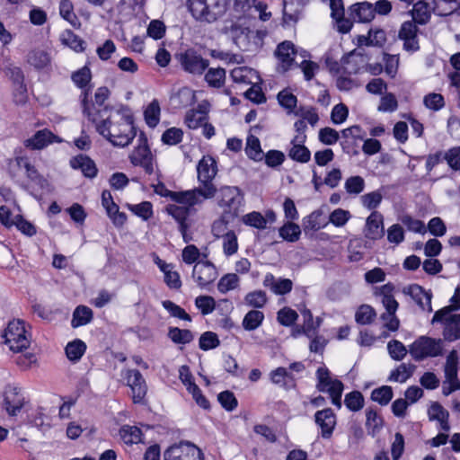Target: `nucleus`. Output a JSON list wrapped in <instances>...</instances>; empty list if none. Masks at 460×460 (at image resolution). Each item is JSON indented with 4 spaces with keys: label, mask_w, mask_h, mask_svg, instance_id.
I'll use <instances>...</instances> for the list:
<instances>
[{
    "label": "nucleus",
    "mask_w": 460,
    "mask_h": 460,
    "mask_svg": "<svg viewBox=\"0 0 460 460\" xmlns=\"http://www.w3.org/2000/svg\"><path fill=\"white\" fill-rule=\"evenodd\" d=\"M344 403L352 411H358L364 406V397L358 391H353L345 395Z\"/></svg>",
    "instance_id": "obj_57"
},
{
    "label": "nucleus",
    "mask_w": 460,
    "mask_h": 460,
    "mask_svg": "<svg viewBox=\"0 0 460 460\" xmlns=\"http://www.w3.org/2000/svg\"><path fill=\"white\" fill-rule=\"evenodd\" d=\"M404 293L410 295L421 310L432 312V293L430 291H426L420 285L414 284L405 288Z\"/></svg>",
    "instance_id": "obj_20"
},
{
    "label": "nucleus",
    "mask_w": 460,
    "mask_h": 460,
    "mask_svg": "<svg viewBox=\"0 0 460 460\" xmlns=\"http://www.w3.org/2000/svg\"><path fill=\"white\" fill-rule=\"evenodd\" d=\"M198 180L201 186L186 191H169L174 202L195 206L215 196L217 189L212 181L217 173V161L211 155H204L197 165Z\"/></svg>",
    "instance_id": "obj_2"
},
{
    "label": "nucleus",
    "mask_w": 460,
    "mask_h": 460,
    "mask_svg": "<svg viewBox=\"0 0 460 460\" xmlns=\"http://www.w3.org/2000/svg\"><path fill=\"white\" fill-rule=\"evenodd\" d=\"M71 78L74 84L83 90L81 94H83L84 91H88V95L90 94V89L87 88V85L92 79V74L89 67L84 66L74 72ZM80 100L82 101V95H80Z\"/></svg>",
    "instance_id": "obj_37"
},
{
    "label": "nucleus",
    "mask_w": 460,
    "mask_h": 460,
    "mask_svg": "<svg viewBox=\"0 0 460 460\" xmlns=\"http://www.w3.org/2000/svg\"><path fill=\"white\" fill-rule=\"evenodd\" d=\"M344 189L350 195H358L365 189V180L358 175L350 176L345 181Z\"/></svg>",
    "instance_id": "obj_54"
},
{
    "label": "nucleus",
    "mask_w": 460,
    "mask_h": 460,
    "mask_svg": "<svg viewBox=\"0 0 460 460\" xmlns=\"http://www.w3.org/2000/svg\"><path fill=\"white\" fill-rule=\"evenodd\" d=\"M376 316L374 309L367 305H362L356 312L355 319L359 324H369Z\"/></svg>",
    "instance_id": "obj_61"
},
{
    "label": "nucleus",
    "mask_w": 460,
    "mask_h": 460,
    "mask_svg": "<svg viewBox=\"0 0 460 460\" xmlns=\"http://www.w3.org/2000/svg\"><path fill=\"white\" fill-rule=\"evenodd\" d=\"M264 314L259 310L249 311L243 319V327L246 331L257 329L263 322Z\"/></svg>",
    "instance_id": "obj_46"
},
{
    "label": "nucleus",
    "mask_w": 460,
    "mask_h": 460,
    "mask_svg": "<svg viewBox=\"0 0 460 460\" xmlns=\"http://www.w3.org/2000/svg\"><path fill=\"white\" fill-rule=\"evenodd\" d=\"M384 425L383 418L373 408L366 410V427L368 434L375 436Z\"/></svg>",
    "instance_id": "obj_32"
},
{
    "label": "nucleus",
    "mask_w": 460,
    "mask_h": 460,
    "mask_svg": "<svg viewBox=\"0 0 460 460\" xmlns=\"http://www.w3.org/2000/svg\"><path fill=\"white\" fill-rule=\"evenodd\" d=\"M164 460H202V453L199 447L189 442L174 445L165 450Z\"/></svg>",
    "instance_id": "obj_11"
},
{
    "label": "nucleus",
    "mask_w": 460,
    "mask_h": 460,
    "mask_svg": "<svg viewBox=\"0 0 460 460\" xmlns=\"http://www.w3.org/2000/svg\"><path fill=\"white\" fill-rule=\"evenodd\" d=\"M187 6L196 21L212 23L225 15L228 0H187Z\"/></svg>",
    "instance_id": "obj_3"
},
{
    "label": "nucleus",
    "mask_w": 460,
    "mask_h": 460,
    "mask_svg": "<svg viewBox=\"0 0 460 460\" xmlns=\"http://www.w3.org/2000/svg\"><path fill=\"white\" fill-rule=\"evenodd\" d=\"M415 368L413 364L402 363L391 372L388 381L404 383L412 376Z\"/></svg>",
    "instance_id": "obj_38"
},
{
    "label": "nucleus",
    "mask_w": 460,
    "mask_h": 460,
    "mask_svg": "<svg viewBox=\"0 0 460 460\" xmlns=\"http://www.w3.org/2000/svg\"><path fill=\"white\" fill-rule=\"evenodd\" d=\"M137 142V146L129 155L130 162L134 165L143 167L146 173L152 174L155 171L154 158L143 132L139 134Z\"/></svg>",
    "instance_id": "obj_9"
},
{
    "label": "nucleus",
    "mask_w": 460,
    "mask_h": 460,
    "mask_svg": "<svg viewBox=\"0 0 460 460\" xmlns=\"http://www.w3.org/2000/svg\"><path fill=\"white\" fill-rule=\"evenodd\" d=\"M385 234L384 217L381 213L374 210L366 220L364 235L370 240H378Z\"/></svg>",
    "instance_id": "obj_16"
},
{
    "label": "nucleus",
    "mask_w": 460,
    "mask_h": 460,
    "mask_svg": "<svg viewBox=\"0 0 460 460\" xmlns=\"http://www.w3.org/2000/svg\"><path fill=\"white\" fill-rule=\"evenodd\" d=\"M295 114L296 116L301 117L302 120L305 122L307 121L312 127H314L319 120L316 110L311 106L300 107L295 111Z\"/></svg>",
    "instance_id": "obj_63"
},
{
    "label": "nucleus",
    "mask_w": 460,
    "mask_h": 460,
    "mask_svg": "<svg viewBox=\"0 0 460 460\" xmlns=\"http://www.w3.org/2000/svg\"><path fill=\"white\" fill-rule=\"evenodd\" d=\"M263 286L276 295H286L292 290L293 282L289 279H276L273 274L267 273Z\"/></svg>",
    "instance_id": "obj_23"
},
{
    "label": "nucleus",
    "mask_w": 460,
    "mask_h": 460,
    "mask_svg": "<svg viewBox=\"0 0 460 460\" xmlns=\"http://www.w3.org/2000/svg\"><path fill=\"white\" fill-rule=\"evenodd\" d=\"M55 137L51 131L41 129L37 131L31 137L26 139L24 146L32 150H40L51 144Z\"/></svg>",
    "instance_id": "obj_26"
},
{
    "label": "nucleus",
    "mask_w": 460,
    "mask_h": 460,
    "mask_svg": "<svg viewBox=\"0 0 460 460\" xmlns=\"http://www.w3.org/2000/svg\"><path fill=\"white\" fill-rule=\"evenodd\" d=\"M245 154L250 159L255 162H261L263 160L264 153L261 147V142L257 137L251 135L247 137Z\"/></svg>",
    "instance_id": "obj_34"
},
{
    "label": "nucleus",
    "mask_w": 460,
    "mask_h": 460,
    "mask_svg": "<svg viewBox=\"0 0 460 460\" xmlns=\"http://www.w3.org/2000/svg\"><path fill=\"white\" fill-rule=\"evenodd\" d=\"M87 96L88 91H84L82 94L83 113L95 125L97 132L115 146H128L137 135L129 110L121 107L114 115L108 114L107 107L96 110L93 106V111L87 104Z\"/></svg>",
    "instance_id": "obj_1"
},
{
    "label": "nucleus",
    "mask_w": 460,
    "mask_h": 460,
    "mask_svg": "<svg viewBox=\"0 0 460 460\" xmlns=\"http://www.w3.org/2000/svg\"><path fill=\"white\" fill-rule=\"evenodd\" d=\"M27 61L30 65L40 70L49 66L50 57L45 50L34 49L28 54Z\"/></svg>",
    "instance_id": "obj_35"
},
{
    "label": "nucleus",
    "mask_w": 460,
    "mask_h": 460,
    "mask_svg": "<svg viewBox=\"0 0 460 460\" xmlns=\"http://www.w3.org/2000/svg\"><path fill=\"white\" fill-rule=\"evenodd\" d=\"M443 341L429 336H420L409 347V353L416 361L442 355Z\"/></svg>",
    "instance_id": "obj_4"
},
{
    "label": "nucleus",
    "mask_w": 460,
    "mask_h": 460,
    "mask_svg": "<svg viewBox=\"0 0 460 460\" xmlns=\"http://www.w3.org/2000/svg\"><path fill=\"white\" fill-rule=\"evenodd\" d=\"M160 113L161 109L158 101L153 100L144 112L146 124L151 128H155L159 123Z\"/></svg>",
    "instance_id": "obj_48"
},
{
    "label": "nucleus",
    "mask_w": 460,
    "mask_h": 460,
    "mask_svg": "<svg viewBox=\"0 0 460 460\" xmlns=\"http://www.w3.org/2000/svg\"><path fill=\"white\" fill-rule=\"evenodd\" d=\"M305 138V135H297L290 142L291 146L288 149V155L297 163L305 164L311 159V152L304 145Z\"/></svg>",
    "instance_id": "obj_19"
},
{
    "label": "nucleus",
    "mask_w": 460,
    "mask_h": 460,
    "mask_svg": "<svg viewBox=\"0 0 460 460\" xmlns=\"http://www.w3.org/2000/svg\"><path fill=\"white\" fill-rule=\"evenodd\" d=\"M226 70L221 67L209 68L205 74V81L208 86L221 88L225 84Z\"/></svg>",
    "instance_id": "obj_41"
},
{
    "label": "nucleus",
    "mask_w": 460,
    "mask_h": 460,
    "mask_svg": "<svg viewBox=\"0 0 460 460\" xmlns=\"http://www.w3.org/2000/svg\"><path fill=\"white\" fill-rule=\"evenodd\" d=\"M86 345L81 340L69 342L66 347V354L69 360H79L85 352Z\"/></svg>",
    "instance_id": "obj_50"
},
{
    "label": "nucleus",
    "mask_w": 460,
    "mask_h": 460,
    "mask_svg": "<svg viewBox=\"0 0 460 460\" xmlns=\"http://www.w3.org/2000/svg\"><path fill=\"white\" fill-rule=\"evenodd\" d=\"M394 395L391 386L383 385L376 388L371 393V400L378 402L380 405H387Z\"/></svg>",
    "instance_id": "obj_52"
},
{
    "label": "nucleus",
    "mask_w": 460,
    "mask_h": 460,
    "mask_svg": "<svg viewBox=\"0 0 460 460\" xmlns=\"http://www.w3.org/2000/svg\"><path fill=\"white\" fill-rule=\"evenodd\" d=\"M444 372L446 383L458 376V354L456 350L450 351L447 355Z\"/></svg>",
    "instance_id": "obj_45"
},
{
    "label": "nucleus",
    "mask_w": 460,
    "mask_h": 460,
    "mask_svg": "<svg viewBox=\"0 0 460 460\" xmlns=\"http://www.w3.org/2000/svg\"><path fill=\"white\" fill-rule=\"evenodd\" d=\"M279 233L284 240L294 243L299 239L301 230L298 225L288 222L279 228Z\"/></svg>",
    "instance_id": "obj_51"
},
{
    "label": "nucleus",
    "mask_w": 460,
    "mask_h": 460,
    "mask_svg": "<svg viewBox=\"0 0 460 460\" xmlns=\"http://www.w3.org/2000/svg\"><path fill=\"white\" fill-rule=\"evenodd\" d=\"M219 196V206L226 208L229 212H235L243 199L240 189L234 186L220 188Z\"/></svg>",
    "instance_id": "obj_15"
},
{
    "label": "nucleus",
    "mask_w": 460,
    "mask_h": 460,
    "mask_svg": "<svg viewBox=\"0 0 460 460\" xmlns=\"http://www.w3.org/2000/svg\"><path fill=\"white\" fill-rule=\"evenodd\" d=\"M4 343L13 352H22L31 344V338L25 329V323L21 320L11 321L4 330Z\"/></svg>",
    "instance_id": "obj_5"
},
{
    "label": "nucleus",
    "mask_w": 460,
    "mask_h": 460,
    "mask_svg": "<svg viewBox=\"0 0 460 460\" xmlns=\"http://www.w3.org/2000/svg\"><path fill=\"white\" fill-rule=\"evenodd\" d=\"M270 380L273 384L285 389L295 386V376L285 367H278L270 373Z\"/></svg>",
    "instance_id": "obj_28"
},
{
    "label": "nucleus",
    "mask_w": 460,
    "mask_h": 460,
    "mask_svg": "<svg viewBox=\"0 0 460 460\" xmlns=\"http://www.w3.org/2000/svg\"><path fill=\"white\" fill-rule=\"evenodd\" d=\"M390 357L394 360H402L407 354V349L402 342L392 340L387 344Z\"/></svg>",
    "instance_id": "obj_64"
},
{
    "label": "nucleus",
    "mask_w": 460,
    "mask_h": 460,
    "mask_svg": "<svg viewBox=\"0 0 460 460\" xmlns=\"http://www.w3.org/2000/svg\"><path fill=\"white\" fill-rule=\"evenodd\" d=\"M257 3V0H234L233 16L237 20L251 16V12L256 6Z\"/></svg>",
    "instance_id": "obj_31"
},
{
    "label": "nucleus",
    "mask_w": 460,
    "mask_h": 460,
    "mask_svg": "<svg viewBox=\"0 0 460 460\" xmlns=\"http://www.w3.org/2000/svg\"><path fill=\"white\" fill-rule=\"evenodd\" d=\"M218 276L216 266L208 261L199 260L193 267L192 278L201 288L213 283Z\"/></svg>",
    "instance_id": "obj_12"
},
{
    "label": "nucleus",
    "mask_w": 460,
    "mask_h": 460,
    "mask_svg": "<svg viewBox=\"0 0 460 460\" xmlns=\"http://www.w3.org/2000/svg\"><path fill=\"white\" fill-rule=\"evenodd\" d=\"M168 337L173 343L181 345L188 344L194 339V335L190 330L180 329L178 327H170L168 330Z\"/></svg>",
    "instance_id": "obj_40"
},
{
    "label": "nucleus",
    "mask_w": 460,
    "mask_h": 460,
    "mask_svg": "<svg viewBox=\"0 0 460 460\" xmlns=\"http://www.w3.org/2000/svg\"><path fill=\"white\" fill-rule=\"evenodd\" d=\"M268 301L267 295L262 290H255L248 293L244 296V302L247 305L254 308L263 307Z\"/></svg>",
    "instance_id": "obj_55"
},
{
    "label": "nucleus",
    "mask_w": 460,
    "mask_h": 460,
    "mask_svg": "<svg viewBox=\"0 0 460 460\" xmlns=\"http://www.w3.org/2000/svg\"><path fill=\"white\" fill-rule=\"evenodd\" d=\"M102 205L105 208L108 217L116 226H121L127 220V216L119 212V206L113 201L111 193L109 190H103L102 193Z\"/></svg>",
    "instance_id": "obj_18"
},
{
    "label": "nucleus",
    "mask_w": 460,
    "mask_h": 460,
    "mask_svg": "<svg viewBox=\"0 0 460 460\" xmlns=\"http://www.w3.org/2000/svg\"><path fill=\"white\" fill-rule=\"evenodd\" d=\"M122 376L131 389L133 402L141 403L147 392V385L142 374L137 369H126L122 371Z\"/></svg>",
    "instance_id": "obj_10"
},
{
    "label": "nucleus",
    "mask_w": 460,
    "mask_h": 460,
    "mask_svg": "<svg viewBox=\"0 0 460 460\" xmlns=\"http://www.w3.org/2000/svg\"><path fill=\"white\" fill-rule=\"evenodd\" d=\"M176 59L185 72L194 75H201L209 66V61L193 49L178 53Z\"/></svg>",
    "instance_id": "obj_8"
},
{
    "label": "nucleus",
    "mask_w": 460,
    "mask_h": 460,
    "mask_svg": "<svg viewBox=\"0 0 460 460\" xmlns=\"http://www.w3.org/2000/svg\"><path fill=\"white\" fill-rule=\"evenodd\" d=\"M60 40L64 45L76 52H82L84 49V41L70 30L63 31L60 35Z\"/></svg>",
    "instance_id": "obj_47"
},
{
    "label": "nucleus",
    "mask_w": 460,
    "mask_h": 460,
    "mask_svg": "<svg viewBox=\"0 0 460 460\" xmlns=\"http://www.w3.org/2000/svg\"><path fill=\"white\" fill-rule=\"evenodd\" d=\"M359 41L367 46L382 47L386 41V34L382 29H370L368 35L361 36Z\"/></svg>",
    "instance_id": "obj_36"
},
{
    "label": "nucleus",
    "mask_w": 460,
    "mask_h": 460,
    "mask_svg": "<svg viewBox=\"0 0 460 460\" xmlns=\"http://www.w3.org/2000/svg\"><path fill=\"white\" fill-rule=\"evenodd\" d=\"M432 10L433 7L429 5L427 0H418L411 11L414 22L419 24L428 23L431 17Z\"/></svg>",
    "instance_id": "obj_30"
},
{
    "label": "nucleus",
    "mask_w": 460,
    "mask_h": 460,
    "mask_svg": "<svg viewBox=\"0 0 460 460\" xmlns=\"http://www.w3.org/2000/svg\"><path fill=\"white\" fill-rule=\"evenodd\" d=\"M176 203L177 204L168 205L166 211L175 219L179 226L189 225L187 219L190 213V208L193 206L179 202Z\"/></svg>",
    "instance_id": "obj_29"
},
{
    "label": "nucleus",
    "mask_w": 460,
    "mask_h": 460,
    "mask_svg": "<svg viewBox=\"0 0 460 460\" xmlns=\"http://www.w3.org/2000/svg\"><path fill=\"white\" fill-rule=\"evenodd\" d=\"M444 339L449 341L460 339V314H455L446 323L443 331Z\"/></svg>",
    "instance_id": "obj_39"
},
{
    "label": "nucleus",
    "mask_w": 460,
    "mask_h": 460,
    "mask_svg": "<svg viewBox=\"0 0 460 460\" xmlns=\"http://www.w3.org/2000/svg\"><path fill=\"white\" fill-rule=\"evenodd\" d=\"M328 223L323 219L322 210H314L304 219L305 231H317L326 226Z\"/></svg>",
    "instance_id": "obj_43"
},
{
    "label": "nucleus",
    "mask_w": 460,
    "mask_h": 460,
    "mask_svg": "<svg viewBox=\"0 0 460 460\" xmlns=\"http://www.w3.org/2000/svg\"><path fill=\"white\" fill-rule=\"evenodd\" d=\"M220 345V341L217 335L213 332H205L201 334L199 346L202 350L213 349Z\"/></svg>",
    "instance_id": "obj_59"
},
{
    "label": "nucleus",
    "mask_w": 460,
    "mask_h": 460,
    "mask_svg": "<svg viewBox=\"0 0 460 460\" xmlns=\"http://www.w3.org/2000/svg\"><path fill=\"white\" fill-rule=\"evenodd\" d=\"M120 437L128 445L137 444L142 441V431L136 426L125 425L119 430Z\"/></svg>",
    "instance_id": "obj_42"
},
{
    "label": "nucleus",
    "mask_w": 460,
    "mask_h": 460,
    "mask_svg": "<svg viewBox=\"0 0 460 460\" xmlns=\"http://www.w3.org/2000/svg\"><path fill=\"white\" fill-rule=\"evenodd\" d=\"M433 11L440 16H447L460 10V0H433Z\"/></svg>",
    "instance_id": "obj_33"
},
{
    "label": "nucleus",
    "mask_w": 460,
    "mask_h": 460,
    "mask_svg": "<svg viewBox=\"0 0 460 460\" xmlns=\"http://www.w3.org/2000/svg\"><path fill=\"white\" fill-rule=\"evenodd\" d=\"M223 33L241 50H250L254 32L242 20L227 22L223 28Z\"/></svg>",
    "instance_id": "obj_6"
},
{
    "label": "nucleus",
    "mask_w": 460,
    "mask_h": 460,
    "mask_svg": "<svg viewBox=\"0 0 460 460\" xmlns=\"http://www.w3.org/2000/svg\"><path fill=\"white\" fill-rule=\"evenodd\" d=\"M162 305L170 314L171 316L188 322L191 321L190 314H187L183 308L174 304L173 302L170 300H164L162 302Z\"/></svg>",
    "instance_id": "obj_60"
},
{
    "label": "nucleus",
    "mask_w": 460,
    "mask_h": 460,
    "mask_svg": "<svg viewBox=\"0 0 460 460\" xmlns=\"http://www.w3.org/2000/svg\"><path fill=\"white\" fill-rule=\"evenodd\" d=\"M239 278L234 273H228L224 275L217 283V289L220 293L226 294V292L237 288Z\"/></svg>",
    "instance_id": "obj_56"
},
{
    "label": "nucleus",
    "mask_w": 460,
    "mask_h": 460,
    "mask_svg": "<svg viewBox=\"0 0 460 460\" xmlns=\"http://www.w3.org/2000/svg\"><path fill=\"white\" fill-rule=\"evenodd\" d=\"M223 251L226 256H232L238 251L237 236L234 231H228L222 236Z\"/></svg>",
    "instance_id": "obj_53"
},
{
    "label": "nucleus",
    "mask_w": 460,
    "mask_h": 460,
    "mask_svg": "<svg viewBox=\"0 0 460 460\" xmlns=\"http://www.w3.org/2000/svg\"><path fill=\"white\" fill-rule=\"evenodd\" d=\"M418 28L411 21L404 22L399 31V39L403 40V49L409 52H415L420 49L417 38Z\"/></svg>",
    "instance_id": "obj_17"
},
{
    "label": "nucleus",
    "mask_w": 460,
    "mask_h": 460,
    "mask_svg": "<svg viewBox=\"0 0 460 460\" xmlns=\"http://www.w3.org/2000/svg\"><path fill=\"white\" fill-rule=\"evenodd\" d=\"M314 421L321 429V437L324 439L331 438L336 427V415L333 411L331 408L317 411Z\"/></svg>",
    "instance_id": "obj_14"
},
{
    "label": "nucleus",
    "mask_w": 460,
    "mask_h": 460,
    "mask_svg": "<svg viewBox=\"0 0 460 460\" xmlns=\"http://www.w3.org/2000/svg\"><path fill=\"white\" fill-rule=\"evenodd\" d=\"M383 195L379 190L366 193L360 197L361 204L364 208L374 210L382 202Z\"/></svg>",
    "instance_id": "obj_58"
},
{
    "label": "nucleus",
    "mask_w": 460,
    "mask_h": 460,
    "mask_svg": "<svg viewBox=\"0 0 460 460\" xmlns=\"http://www.w3.org/2000/svg\"><path fill=\"white\" fill-rule=\"evenodd\" d=\"M308 0H284L283 20L286 23L296 22L302 16Z\"/></svg>",
    "instance_id": "obj_22"
},
{
    "label": "nucleus",
    "mask_w": 460,
    "mask_h": 460,
    "mask_svg": "<svg viewBox=\"0 0 460 460\" xmlns=\"http://www.w3.org/2000/svg\"><path fill=\"white\" fill-rule=\"evenodd\" d=\"M208 120V116L205 111L190 110L186 113L185 124L189 128L196 129L201 127Z\"/></svg>",
    "instance_id": "obj_49"
},
{
    "label": "nucleus",
    "mask_w": 460,
    "mask_h": 460,
    "mask_svg": "<svg viewBox=\"0 0 460 460\" xmlns=\"http://www.w3.org/2000/svg\"><path fill=\"white\" fill-rule=\"evenodd\" d=\"M351 19L358 22H369L374 17L373 4L368 2L357 3L350 6Z\"/></svg>",
    "instance_id": "obj_24"
},
{
    "label": "nucleus",
    "mask_w": 460,
    "mask_h": 460,
    "mask_svg": "<svg viewBox=\"0 0 460 460\" xmlns=\"http://www.w3.org/2000/svg\"><path fill=\"white\" fill-rule=\"evenodd\" d=\"M93 319V311L91 308L79 305L73 314L72 326L79 327L89 323Z\"/></svg>",
    "instance_id": "obj_44"
},
{
    "label": "nucleus",
    "mask_w": 460,
    "mask_h": 460,
    "mask_svg": "<svg viewBox=\"0 0 460 460\" xmlns=\"http://www.w3.org/2000/svg\"><path fill=\"white\" fill-rule=\"evenodd\" d=\"M295 45L288 40L279 43L275 50V56L279 61V66L283 72L288 70L296 56Z\"/></svg>",
    "instance_id": "obj_21"
},
{
    "label": "nucleus",
    "mask_w": 460,
    "mask_h": 460,
    "mask_svg": "<svg viewBox=\"0 0 460 460\" xmlns=\"http://www.w3.org/2000/svg\"><path fill=\"white\" fill-rule=\"evenodd\" d=\"M318 383L317 389L323 393H328L333 405L339 409L341 407V395L343 392V384L331 376L329 369L319 367L316 371Z\"/></svg>",
    "instance_id": "obj_7"
},
{
    "label": "nucleus",
    "mask_w": 460,
    "mask_h": 460,
    "mask_svg": "<svg viewBox=\"0 0 460 460\" xmlns=\"http://www.w3.org/2000/svg\"><path fill=\"white\" fill-rule=\"evenodd\" d=\"M16 162L19 167L26 170L27 177L35 182L41 190H45L49 187L48 181L38 172L32 164H31L28 158L17 157Z\"/></svg>",
    "instance_id": "obj_27"
},
{
    "label": "nucleus",
    "mask_w": 460,
    "mask_h": 460,
    "mask_svg": "<svg viewBox=\"0 0 460 460\" xmlns=\"http://www.w3.org/2000/svg\"><path fill=\"white\" fill-rule=\"evenodd\" d=\"M25 403V398L21 388L7 385L4 393V407L10 416H16Z\"/></svg>",
    "instance_id": "obj_13"
},
{
    "label": "nucleus",
    "mask_w": 460,
    "mask_h": 460,
    "mask_svg": "<svg viewBox=\"0 0 460 460\" xmlns=\"http://www.w3.org/2000/svg\"><path fill=\"white\" fill-rule=\"evenodd\" d=\"M243 221L245 225L257 229H265L267 226V219L261 215V213L257 211L246 214L243 217Z\"/></svg>",
    "instance_id": "obj_62"
},
{
    "label": "nucleus",
    "mask_w": 460,
    "mask_h": 460,
    "mask_svg": "<svg viewBox=\"0 0 460 460\" xmlns=\"http://www.w3.org/2000/svg\"><path fill=\"white\" fill-rule=\"evenodd\" d=\"M73 169L80 170L85 177L94 178L97 174V168L94 162L84 155H76L70 160Z\"/></svg>",
    "instance_id": "obj_25"
}]
</instances>
